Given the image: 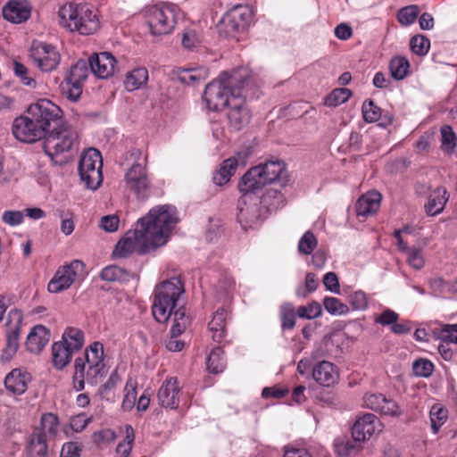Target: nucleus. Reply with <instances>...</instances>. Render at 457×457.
I'll list each match as a JSON object with an SVG mask.
<instances>
[{
	"instance_id": "a211bd4d",
	"label": "nucleus",
	"mask_w": 457,
	"mask_h": 457,
	"mask_svg": "<svg viewBox=\"0 0 457 457\" xmlns=\"http://www.w3.org/2000/svg\"><path fill=\"white\" fill-rule=\"evenodd\" d=\"M382 431V423L373 413H364L357 417L352 427V436L359 442L369 440L373 435Z\"/></svg>"
},
{
	"instance_id": "6ab92c4d",
	"label": "nucleus",
	"mask_w": 457,
	"mask_h": 457,
	"mask_svg": "<svg viewBox=\"0 0 457 457\" xmlns=\"http://www.w3.org/2000/svg\"><path fill=\"white\" fill-rule=\"evenodd\" d=\"M125 181L129 189L145 197L150 187L145 165L140 162L133 163L125 174Z\"/></svg>"
},
{
	"instance_id": "09e8293b",
	"label": "nucleus",
	"mask_w": 457,
	"mask_h": 457,
	"mask_svg": "<svg viewBox=\"0 0 457 457\" xmlns=\"http://www.w3.org/2000/svg\"><path fill=\"white\" fill-rule=\"evenodd\" d=\"M441 148L443 151L451 154L456 146V136L452 127L445 125L441 128Z\"/></svg>"
},
{
	"instance_id": "cd10ccee",
	"label": "nucleus",
	"mask_w": 457,
	"mask_h": 457,
	"mask_svg": "<svg viewBox=\"0 0 457 457\" xmlns=\"http://www.w3.org/2000/svg\"><path fill=\"white\" fill-rule=\"evenodd\" d=\"M381 194L370 191L361 196L356 203V214L359 217H368L378 212L380 206Z\"/></svg>"
},
{
	"instance_id": "0eeeda50",
	"label": "nucleus",
	"mask_w": 457,
	"mask_h": 457,
	"mask_svg": "<svg viewBox=\"0 0 457 457\" xmlns=\"http://www.w3.org/2000/svg\"><path fill=\"white\" fill-rule=\"evenodd\" d=\"M103 160L100 152L96 148L85 151L79 162V173L81 181L88 189H97L102 181Z\"/></svg>"
},
{
	"instance_id": "de8ad7c7",
	"label": "nucleus",
	"mask_w": 457,
	"mask_h": 457,
	"mask_svg": "<svg viewBox=\"0 0 457 457\" xmlns=\"http://www.w3.org/2000/svg\"><path fill=\"white\" fill-rule=\"evenodd\" d=\"M352 96L348 88H336L325 98V104L328 106H337L345 103Z\"/></svg>"
},
{
	"instance_id": "a878e982",
	"label": "nucleus",
	"mask_w": 457,
	"mask_h": 457,
	"mask_svg": "<svg viewBox=\"0 0 457 457\" xmlns=\"http://www.w3.org/2000/svg\"><path fill=\"white\" fill-rule=\"evenodd\" d=\"M337 368L330 361H322L312 369L313 379L321 386H330L338 379Z\"/></svg>"
},
{
	"instance_id": "e433bc0d",
	"label": "nucleus",
	"mask_w": 457,
	"mask_h": 457,
	"mask_svg": "<svg viewBox=\"0 0 457 457\" xmlns=\"http://www.w3.org/2000/svg\"><path fill=\"white\" fill-rule=\"evenodd\" d=\"M62 342L74 353L79 351L84 345V333L78 328H67L62 337Z\"/></svg>"
},
{
	"instance_id": "49530a36",
	"label": "nucleus",
	"mask_w": 457,
	"mask_h": 457,
	"mask_svg": "<svg viewBox=\"0 0 457 457\" xmlns=\"http://www.w3.org/2000/svg\"><path fill=\"white\" fill-rule=\"evenodd\" d=\"M120 381V378L116 370H113L107 381L99 387L98 395L107 401H112L114 399V388Z\"/></svg>"
},
{
	"instance_id": "e2e57ef3",
	"label": "nucleus",
	"mask_w": 457,
	"mask_h": 457,
	"mask_svg": "<svg viewBox=\"0 0 457 457\" xmlns=\"http://www.w3.org/2000/svg\"><path fill=\"white\" fill-rule=\"evenodd\" d=\"M438 337L444 341H448L457 344V324H445L442 325L438 333Z\"/></svg>"
},
{
	"instance_id": "5701e85b",
	"label": "nucleus",
	"mask_w": 457,
	"mask_h": 457,
	"mask_svg": "<svg viewBox=\"0 0 457 457\" xmlns=\"http://www.w3.org/2000/svg\"><path fill=\"white\" fill-rule=\"evenodd\" d=\"M91 71L99 79L112 77L117 69V61L109 52L95 54L89 58Z\"/></svg>"
},
{
	"instance_id": "6e6d98bb",
	"label": "nucleus",
	"mask_w": 457,
	"mask_h": 457,
	"mask_svg": "<svg viewBox=\"0 0 457 457\" xmlns=\"http://www.w3.org/2000/svg\"><path fill=\"white\" fill-rule=\"evenodd\" d=\"M429 39L422 35H417L411 38L410 47L418 55H425L429 49Z\"/></svg>"
},
{
	"instance_id": "8fccbe9b",
	"label": "nucleus",
	"mask_w": 457,
	"mask_h": 457,
	"mask_svg": "<svg viewBox=\"0 0 457 457\" xmlns=\"http://www.w3.org/2000/svg\"><path fill=\"white\" fill-rule=\"evenodd\" d=\"M325 310L331 315H345L348 313L349 308L343 303L338 298L326 296L323 300Z\"/></svg>"
},
{
	"instance_id": "473e14b6",
	"label": "nucleus",
	"mask_w": 457,
	"mask_h": 457,
	"mask_svg": "<svg viewBox=\"0 0 457 457\" xmlns=\"http://www.w3.org/2000/svg\"><path fill=\"white\" fill-rule=\"evenodd\" d=\"M228 319V311L221 307L218 309L209 322V329L212 333V339L221 343L226 337V323Z\"/></svg>"
},
{
	"instance_id": "13d9d810",
	"label": "nucleus",
	"mask_w": 457,
	"mask_h": 457,
	"mask_svg": "<svg viewBox=\"0 0 457 457\" xmlns=\"http://www.w3.org/2000/svg\"><path fill=\"white\" fill-rule=\"evenodd\" d=\"M322 309L319 303L312 302L306 306H300L297 310V315L300 318L312 320L321 315Z\"/></svg>"
},
{
	"instance_id": "774afa93",
	"label": "nucleus",
	"mask_w": 457,
	"mask_h": 457,
	"mask_svg": "<svg viewBox=\"0 0 457 457\" xmlns=\"http://www.w3.org/2000/svg\"><path fill=\"white\" fill-rule=\"evenodd\" d=\"M81 446L75 442L65 443L61 450L60 457H80Z\"/></svg>"
},
{
	"instance_id": "864d4df0",
	"label": "nucleus",
	"mask_w": 457,
	"mask_h": 457,
	"mask_svg": "<svg viewBox=\"0 0 457 457\" xmlns=\"http://www.w3.org/2000/svg\"><path fill=\"white\" fill-rule=\"evenodd\" d=\"M85 370V380L91 386H96L99 378H102L107 373L105 364L87 366Z\"/></svg>"
},
{
	"instance_id": "c85d7f7f",
	"label": "nucleus",
	"mask_w": 457,
	"mask_h": 457,
	"mask_svg": "<svg viewBox=\"0 0 457 457\" xmlns=\"http://www.w3.org/2000/svg\"><path fill=\"white\" fill-rule=\"evenodd\" d=\"M29 381V373L14 369L5 377L4 386L10 393L20 395L27 390Z\"/></svg>"
},
{
	"instance_id": "c9c22d12",
	"label": "nucleus",
	"mask_w": 457,
	"mask_h": 457,
	"mask_svg": "<svg viewBox=\"0 0 457 457\" xmlns=\"http://www.w3.org/2000/svg\"><path fill=\"white\" fill-rule=\"evenodd\" d=\"M46 441L42 434L32 433L27 446L29 457H47Z\"/></svg>"
},
{
	"instance_id": "338daca9",
	"label": "nucleus",
	"mask_w": 457,
	"mask_h": 457,
	"mask_svg": "<svg viewBox=\"0 0 457 457\" xmlns=\"http://www.w3.org/2000/svg\"><path fill=\"white\" fill-rule=\"evenodd\" d=\"M318 279L314 273L309 272L305 277V290L298 289L296 295L305 297L308 294L316 290L318 287Z\"/></svg>"
},
{
	"instance_id": "2f4dec72",
	"label": "nucleus",
	"mask_w": 457,
	"mask_h": 457,
	"mask_svg": "<svg viewBox=\"0 0 457 457\" xmlns=\"http://www.w3.org/2000/svg\"><path fill=\"white\" fill-rule=\"evenodd\" d=\"M449 195L447 190L443 187L434 189L428 195L425 204V212L428 216H436L441 213L447 203Z\"/></svg>"
},
{
	"instance_id": "69168bd1",
	"label": "nucleus",
	"mask_w": 457,
	"mask_h": 457,
	"mask_svg": "<svg viewBox=\"0 0 457 457\" xmlns=\"http://www.w3.org/2000/svg\"><path fill=\"white\" fill-rule=\"evenodd\" d=\"M120 219L115 214L103 216L100 220L99 226L107 232H114L118 229Z\"/></svg>"
},
{
	"instance_id": "7c9ffc66",
	"label": "nucleus",
	"mask_w": 457,
	"mask_h": 457,
	"mask_svg": "<svg viewBox=\"0 0 457 457\" xmlns=\"http://www.w3.org/2000/svg\"><path fill=\"white\" fill-rule=\"evenodd\" d=\"M266 184L282 181L286 175V166L281 161H271L256 166Z\"/></svg>"
},
{
	"instance_id": "1a4fd4ad",
	"label": "nucleus",
	"mask_w": 457,
	"mask_h": 457,
	"mask_svg": "<svg viewBox=\"0 0 457 457\" xmlns=\"http://www.w3.org/2000/svg\"><path fill=\"white\" fill-rule=\"evenodd\" d=\"M88 75L87 64L79 60L65 72L60 89L67 99L76 102L82 94V86Z\"/></svg>"
},
{
	"instance_id": "f03ea898",
	"label": "nucleus",
	"mask_w": 457,
	"mask_h": 457,
	"mask_svg": "<svg viewBox=\"0 0 457 457\" xmlns=\"http://www.w3.org/2000/svg\"><path fill=\"white\" fill-rule=\"evenodd\" d=\"M250 72L245 68H238L231 73L222 72L219 78L205 87L204 101L209 111L219 112L231 103L232 93L243 92L251 83Z\"/></svg>"
},
{
	"instance_id": "4c0bfd02",
	"label": "nucleus",
	"mask_w": 457,
	"mask_h": 457,
	"mask_svg": "<svg viewBox=\"0 0 457 457\" xmlns=\"http://www.w3.org/2000/svg\"><path fill=\"white\" fill-rule=\"evenodd\" d=\"M361 443L353 437L352 439L347 437L337 438L334 444L335 451L340 457H349L360 450Z\"/></svg>"
},
{
	"instance_id": "39448f33",
	"label": "nucleus",
	"mask_w": 457,
	"mask_h": 457,
	"mask_svg": "<svg viewBox=\"0 0 457 457\" xmlns=\"http://www.w3.org/2000/svg\"><path fill=\"white\" fill-rule=\"evenodd\" d=\"M145 20L152 35H168L177 23L178 7L173 4L151 6L145 11Z\"/></svg>"
},
{
	"instance_id": "58836bf2",
	"label": "nucleus",
	"mask_w": 457,
	"mask_h": 457,
	"mask_svg": "<svg viewBox=\"0 0 457 457\" xmlns=\"http://www.w3.org/2000/svg\"><path fill=\"white\" fill-rule=\"evenodd\" d=\"M147 80V70L145 68H137L128 73L124 84L129 91H134L144 86Z\"/></svg>"
},
{
	"instance_id": "37998d69",
	"label": "nucleus",
	"mask_w": 457,
	"mask_h": 457,
	"mask_svg": "<svg viewBox=\"0 0 457 457\" xmlns=\"http://www.w3.org/2000/svg\"><path fill=\"white\" fill-rule=\"evenodd\" d=\"M432 432L436 435L448 419V411L441 404H434L429 411Z\"/></svg>"
},
{
	"instance_id": "2eb2a0df",
	"label": "nucleus",
	"mask_w": 457,
	"mask_h": 457,
	"mask_svg": "<svg viewBox=\"0 0 457 457\" xmlns=\"http://www.w3.org/2000/svg\"><path fill=\"white\" fill-rule=\"evenodd\" d=\"M23 316L21 311L13 308L8 312L6 320V345L3 350L1 358L9 361L19 348V336Z\"/></svg>"
},
{
	"instance_id": "f257e3e1",
	"label": "nucleus",
	"mask_w": 457,
	"mask_h": 457,
	"mask_svg": "<svg viewBox=\"0 0 457 457\" xmlns=\"http://www.w3.org/2000/svg\"><path fill=\"white\" fill-rule=\"evenodd\" d=\"M178 221L176 207L165 204L151 209L137 220L135 229L144 245L151 250L166 244Z\"/></svg>"
},
{
	"instance_id": "412c9836",
	"label": "nucleus",
	"mask_w": 457,
	"mask_h": 457,
	"mask_svg": "<svg viewBox=\"0 0 457 457\" xmlns=\"http://www.w3.org/2000/svg\"><path fill=\"white\" fill-rule=\"evenodd\" d=\"M249 154V150L245 149L223 161L220 170L213 174L214 183L222 186L228 182L230 178L235 174L237 168L239 165L245 166L246 164Z\"/></svg>"
},
{
	"instance_id": "b1692460",
	"label": "nucleus",
	"mask_w": 457,
	"mask_h": 457,
	"mask_svg": "<svg viewBox=\"0 0 457 457\" xmlns=\"http://www.w3.org/2000/svg\"><path fill=\"white\" fill-rule=\"evenodd\" d=\"M180 388L176 378H169L160 386L157 398L159 404L164 408L176 409L179 403Z\"/></svg>"
},
{
	"instance_id": "dca6fc26",
	"label": "nucleus",
	"mask_w": 457,
	"mask_h": 457,
	"mask_svg": "<svg viewBox=\"0 0 457 457\" xmlns=\"http://www.w3.org/2000/svg\"><path fill=\"white\" fill-rule=\"evenodd\" d=\"M30 56L33 62L45 72L54 70L61 60L56 48L43 42H33L30 49Z\"/></svg>"
},
{
	"instance_id": "052dcab7",
	"label": "nucleus",
	"mask_w": 457,
	"mask_h": 457,
	"mask_svg": "<svg viewBox=\"0 0 457 457\" xmlns=\"http://www.w3.org/2000/svg\"><path fill=\"white\" fill-rule=\"evenodd\" d=\"M412 370L416 376L428 378L434 370V364L427 359H420L413 362Z\"/></svg>"
},
{
	"instance_id": "20e7f679",
	"label": "nucleus",
	"mask_w": 457,
	"mask_h": 457,
	"mask_svg": "<svg viewBox=\"0 0 457 457\" xmlns=\"http://www.w3.org/2000/svg\"><path fill=\"white\" fill-rule=\"evenodd\" d=\"M183 293L184 286L178 278L163 281L156 287L152 305L153 316L156 321L163 323L168 320Z\"/></svg>"
},
{
	"instance_id": "7ed1b4c3",
	"label": "nucleus",
	"mask_w": 457,
	"mask_h": 457,
	"mask_svg": "<svg viewBox=\"0 0 457 457\" xmlns=\"http://www.w3.org/2000/svg\"><path fill=\"white\" fill-rule=\"evenodd\" d=\"M59 17L62 26L81 35H91L99 29L96 11L87 4H64L59 10Z\"/></svg>"
},
{
	"instance_id": "a19ab883",
	"label": "nucleus",
	"mask_w": 457,
	"mask_h": 457,
	"mask_svg": "<svg viewBox=\"0 0 457 457\" xmlns=\"http://www.w3.org/2000/svg\"><path fill=\"white\" fill-rule=\"evenodd\" d=\"M208 75L209 71L204 67L187 69L179 73V79L186 85H195L205 80Z\"/></svg>"
},
{
	"instance_id": "bb28decb",
	"label": "nucleus",
	"mask_w": 457,
	"mask_h": 457,
	"mask_svg": "<svg viewBox=\"0 0 457 457\" xmlns=\"http://www.w3.org/2000/svg\"><path fill=\"white\" fill-rule=\"evenodd\" d=\"M265 185H267L266 180L261 176L260 170L255 166L242 177L238 183V189L243 195H253Z\"/></svg>"
},
{
	"instance_id": "9d476101",
	"label": "nucleus",
	"mask_w": 457,
	"mask_h": 457,
	"mask_svg": "<svg viewBox=\"0 0 457 457\" xmlns=\"http://www.w3.org/2000/svg\"><path fill=\"white\" fill-rule=\"evenodd\" d=\"M104 345L100 342L92 343L85 351L84 358H77L74 367L73 387L77 392L85 387V370L87 366L104 364Z\"/></svg>"
},
{
	"instance_id": "ea45409f",
	"label": "nucleus",
	"mask_w": 457,
	"mask_h": 457,
	"mask_svg": "<svg viewBox=\"0 0 457 457\" xmlns=\"http://www.w3.org/2000/svg\"><path fill=\"white\" fill-rule=\"evenodd\" d=\"M100 277L105 281L127 282L132 278V274L117 265H110L102 270Z\"/></svg>"
},
{
	"instance_id": "603ef678",
	"label": "nucleus",
	"mask_w": 457,
	"mask_h": 457,
	"mask_svg": "<svg viewBox=\"0 0 457 457\" xmlns=\"http://www.w3.org/2000/svg\"><path fill=\"white\" fill-rule=\"evenodd\" d=\"M419 12L420 9L417 5L403 7L397 12V21L403 26H409L415 21Z\"/></svg>"
},
{
	"instance_id": "5fc2aeb1",
	"label": "nucleus",
	"mask_w": 457,
	"mask_h": 457,
	"mask_svg": "<svg viewBox=\"0 0 457 457\" xmlns=\"http://www.w3.org/2000/svg\"><path fill=\"white\" fill-rule=\"evenodd\" d=\"M318 240L314 234L306 231L298 242V251L302 254H310L317 246Z\"/></svg>"
},
{
	"instance_id": "423d86ee",
	"label": "nucleus",
	"mask_w": 457,
	"mask_h": 457,
	"mask_svg": "<svg viewBox=\"0 0 457 457\" xmlns=\"http://www.w3.org/2000/svg\"><path fill=\"white\" fill-rule=\"evenodd\" d=\"M28 112L46 134L54 129H58L64 121L62 109L46 98L31 104L28 107Z\"/></svg>"
},
{
	"instance_id": "f8f14e48",
	"label": "nucleus",
	"mask_w": 457,
	"mask_h": 457,
	"mask_svg": "<svg viewBox=\"0 0 457 457\" xmlns=\"http://www.w3.org/2000/svg\"><path fill=\"white\" fill-rule=\"evenodd\" d=\"M246 96L247 87L243 92L233 91L231 103L228 106L227 118L229 127L237 131L247 126L252 118L251 111L245 101Z\"/></svg>"
},
{
	"instance_id": "4be33fe9",
	"label": "nucleus",
	"mask_w": 457,
	"mask_h": 457,
	"mask_svg": "<svg viewBox=\"0 0 457 457\" xmlns=\"http://www.w3.org/2000/svg\"><path fill=\"white\" fill-rule=\"evenodd\" d=\"M149 249L141 242V237L137 235L136 229L128 231L125 236L119 240L112 254L118 258H127L131 253L137 252L138 253H145Z\"/></svg>"
},
{
	"instance_id": "f3484780",
	"label": "nucleus",
	"mask_w": 457,
	"mask_h": 457,
	"mask_svg": "<svg viewBox=\"0 0 457 457\" xmlns=\"http://www.w3.org/2000/svg\"><path fill=\"white\" fill-rule=\"evenodd\" d=\"M253 18V12L247 5H236L230 9L222 18V23L226 32L233 36L246 29Z\"/></svg>"
},
{
	"instance_id": "aec40b11",
	"label": "nucleus",
	"mask_w": 457,
	"mask_h": 457,
	"mask_svg": "<svg viewBox=\"0 0 457 457\" xmlns=\"http://www.w3.org/2000/svg\"><path fill=\"white\" fill-rule=\"evenodd\" d=\"M363 404L366 408L382 415L399 417L403 413L402 408L395 400L386 398L382 394H366L363 396Z\"/></svg>"
},
{
	"instance_id": "3c124183",
	"label": "nucleus",
	"mask_w": 457,
	"mask_h": 457,
	"mask_svg": "<svg viewBox=\"0 0 457 457\" xmlns=\"http://www.w3.org/2000/svg\"><path fill=\"white\" fill-rule=\"evenodd\" d=\"M361 112L363 120L369 123L376 122L381 117V109L370 99L363 102Z\"/></svg>"
},
{
	"instance_id": "393cba45",
	"label": "nucleus",
	"mask_w": 457,
	"mask_h": 457,
	"mask_svg": "<svg viewBox=\"0 0 457 457\" xmlns=\"http://www.w3.org/2000/svg\"><path fill=\"white\" fill-rule=\"evenodd\" d=\"M31 14V7L27 1L11 0L3 8V16L12 23L26 21Z\"/></svg>"
},
{
	"instance_id": "72a5a7b5",
	"label": "nucleus",
	"mask_w": 457,
	"mask_h": 457,
	"mask_svg": "<svg viewBox=\"0 0 457 457\" xmlns=\"http://www.w3.org/2000/svg\"><path fill=\"white\" fill-rule=\"evenodd\" d=\"M59 431V419L57 415L47 412L42 415L40 427L36 428L33 433L42 434L44 438H54Z\"/></svg>"
},
{
	"instance_id": "bf43d9fd",
	"label": "nucleus",
	"mask_w": 457,
	"mask_h": 457,
	"mask_svg": "<svg viewBox=\"0 0 457 457\" xmlns=\"http://www.w3.org/2000/svg\"><path fill=\"white\" fill-rule=\"evenodd\" d=\"M134 430L130 425L126 426V436L123 442L117 445V453L120 457H128L132 449L134 441Z\"/></svg>"
},
{
	"instance_id": "79ce46f5",
	"label": "nucleus",
	"mask_w": 457,
	"mask_h": 457,
	"mask_svg": "<svg viewBox=\"0 0 457 457\" xmlns=\"http://www.w3.org/2000/svg\"><path fill=\"white\" fill-rule=\"evenodd\" d=\"M207 370L214 374L220 373L226 367V359L221 347L218 346L210 353L207 361Z\"/></svg>"
},
{
	"instance_id": "c756f323",
	"label": "nucleus",
	"mask_w": 457,
	"mask_h": 457,
	"mask_svg": "<svg viewBox=\"0 0 457 457\" xmlns=\"http://www.w3.org/2000/svg\"><path fill=\"white\" fill-rule=\"evenodd\" d=\"M50 338L48 329L42 326H35L27 337L26 347L30 353H38L46 345Z\"/></svg>"
},
{
	"instance_id": "0e129e2a",
	"label": "nucleus",
	"mask_w": 457,
	"mask_h": 457,
	"mask_svg": "<svg viewBox=\"0 0 457 457\" xmlns=\"http://www.w3.org/2000/svg\"><path fill=\"white\" fill-rule=\"evenodd\" d=\"M216 287L220 298H226L234 291L235 282L231 278L225 277L218 282Z\"/></svg>"
},
{
	"instance_id": "a18cd8bd",
	"label": "nucleus",
	"mask_w": 457,
	"mask_h": 457,
	"mask_svg": "<svg viewBox=\"0 0 457 457\" xmlns=\"http://www.w3.org/2000/svg\"><path fill=\"white\" fill-rule=\"evenodd\" d=\"M409 67L410 63L406 58L395 57L389 64L391 76L397 80H401L406 77Z\"/></svg>"
},
{
	"instance_id": "c03bdc74",
	"label": "nucleus",
	"mask_w": 457,
	"mask_h": 457,
	"mask_svg": "<svg viewBox=\"0 0 457 457\" xmlns=\"http://www.w3.org/2000/svg\"><path fill=\"white\" fill-rule=\"evenodd\" d=\"M137 383L133 378H129L124 388V397L121 403L123 411H130L136 404Z\"/></svg>"
},
{
	"instance_id": "f704fd0d",
	"label": "nucleus",
	"mask_w": 457,
	"mask_h": 457,
	"mask_svg": "<svg viewBox=\"0 0 457 457\" xmlns=\"http://www.w3.org/2000/svg\"><path fill=\"white\" fill-rule=\"evenodd\" d=\"M75 353L69 346L62 341L55 342L52 345V356L54 366L58 370H62L69 364L71 357Z\"/></svg>"
},
{
	"instance_id": "ddd939ff",
	"label": "nucleus",
	"mask_w": 457,
	"mask_h": 457,
	"mask_svg": "<svg viewBox=\"0 0 457 457\" xmlns=\"http://www.w3.org/2000/svg\"><path fill=\"white\" fill-rule=\"evenodd\" d=\"M262 203L253 195H242L238 200L237 220L244 229L251 228L260 223L262 217Z\"/></svg>"
},
{
	"instance_id": "6e6552de",
	"label": "nucleus",
	"mask_w": 457,
	"mask_h": 457,
	"mask_svg": "<svg viewBox=\"0 0 457 457\" xmlns=\"http://www.w3.org/2000/svg\"><path fill=\"white\" fill-rule=\"evenodd\" d=\"M77 139V132L64 120L58 129H54L46 134L43 148L45 153L53 159L54 154L71 150Z\"/></svg>"
},
{
	"instance_id": "9b49d317",
	"label": "nucleus",
	"mask_w": 457,
	"mask_h": 457,
	"mask_svg": "<svg viewBox=\"0 0 457 457\" xmlns=\"http://www.w3.org/2000/svg\"><path fill=\"white\" fill-rule=\"evenodd\" d=\"M84 271L85 264L79 260H74L61 266L48 283L49 292L56 294L70 288L78 278L84 275Z\"/></svg>"
},
{
	"instance_id": "4468645a",
	"label": "nucleus",
	"mask_w": 457,
	"mask_h": 457,
	"mask_svg": "<svg viewBox=\"0 0 457 457\" xmlns=\"http://www.w3.org/2000/svg\"><path fill=\"white\" fill-rule=\"evenodd\" d=\"M12 131L16 139L24 143H34L42 138L46 133L34 121L33 117L27 111L26 115L17 117L12 126Z\"/></svg>"
},
{
	"instance_id": "680f3d73",
	"label": "nucleus",
	"mask_w": 457,
	"mask_h": 457,
	"mask_svg": "<svg viewBox=\"0 0 457 457\" xmlns=\"http://www.w3.org/2000/svg\"><path fill=\"white\" fill-rule=\"evenodd\" d=\"M198 34L194 29H185L182 34V46L188 50H193L200 45Z\"/></svg>"
},
{
	"instance_id": "4d7b16f0",
	"label": "nucleus",
	"mask_w": 457,
	"mask_h": 457,
	"mask_svg": "<svg viewBox=\"0 0 457 457\" xmlns=\"http://www.w3.org/2000/svg\"><path fill=\"white\" fill-rule=\"evenodd\" d=\"M284 200V195L277 189H268L266 193L260 198V202L264 205L271 208H278Z\"/></svg>"
}]
</instances>
